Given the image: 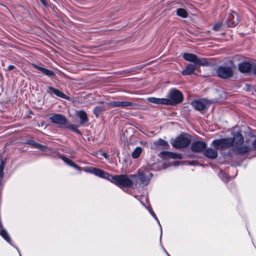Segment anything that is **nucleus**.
Listing matches in <instances>:
<instances>
[{
  "instance_id": "nucleus-10",
  "label": "nucleus",
  "mask_w": 256,
  "mask_h": 256,
  "mask_svg": "<svg viewBox=\"0 0 256 256\" xmlns=\"http://www.w3.org/2000/svg\"><path fill=\"white\" fill-rule=\"evenodd\" d=\"M52 123L58 125H65L67 124L68 120L66 117L61 114H54L50 118Z\"/></svg>"
},
{
  "instance_id": "nucleus-39",
  "label": "nucleus",
  "mask_w": 256,
  "mask_h": 256,
  "mask_svg": "<svg viewBox=\"0 0 256 256\" xmlns=\"http://www.w3.org/2000/svg\"><path fill=\"white\" fill-rule=\"evenodd\" d=\"M160 243L161 244V238H162V228L161 225H160Z\"/></svg>"
},
{
  "instance_id": "nucleus-7",
  "label": "nucleus",
  "mask_w": 256,
  "mask_h": 256,
  "mask_svg": "<svg viewBox=\"0 0 256 256\" xmlns=\"http://www.w3.org/2000/svg\"><path fill=\"white\" fill-rule=\"evenodd\" d=\"M233 140L231 138L214 140L212 141L213 145L218 149H226L233 146Z\"/></svg>"
},
{
  "instance_id": "nucleus-37",
  "label": "nucleus",
  "mask_w": 256,
  "mask_h": 256,
  "mask_svg": "<svg viewBox=\"0 0 256 256\" xmlns=\"http://www.w3.org/2000/svg\"><path fill=\"white\" fill-rule=\"evenodd\" d=\"M148 64H146L140 65V66H136V68L138 69V70H140V69L144 68Z\"/></svg>"
},
{
  "instance_id": "nucleus-44",
  "label": "nucleus",
  "mask_w": 256,
  "mask_h": 256,
  "mask_svg": "<svg viewBox=\"0 0 256 256\" xmlns=\"http://www.w3.org/2000/svg\"><path fill=\"white\" fill-rule=\"evenodd\" d=\"M224 175H225L227 177V174H224Z\"/></svg>"
},
{
  "instance_id": "nucleus-22",
  "label": "nucleus",
  "mask_w": 256,
  "mask_h": 256,
  "mask_svg": "<svg viewBox=\"0 0 256 256\" xmlns=\"http://www.w3.org/2000/svg\"><path fill=\"white\" fill-rule=\"evenodd\" d=\"M34 68L40 70L44 74L47 76H49L50 78H53L56 76L55 73L51 70L40 66L36 64H34Z\"/></svg>"
},
{
  "instance_id": "nucleus-25",
  "label": "nucleus",
  "mask_w": 256,
  "mask_h": 256,
  "mask_svg": "<svg viewBox=\"0 0 256 256\" xmlns=\"http://www.w3.org/2000/svg\"><path fill=\"white\" fill-rule=\"evenodd\" d=\"M78 115L80 120V124L81 126H84L85 124L88 122V118L86 113L84 111L82 110H80L78 112Z\"/></svg>"
},
{
  "instance_id": "nucleus-13",
  "label": "nucleus",
  "mask_w": 256,
  "mask_h": 256,
  "mask_svg": "<svg viewBox=\"0 0 256 256\" xmlns=\"http://www.w3.org/2000/svg\"><path fill=\"white\" fill-rule=\"evenodd\" d=\"M0 235L10 245H11L12 246L15 248H16V250H18V252L20 254V256H22L20 251L19 249L18 248L16 247V246H14L12 244L11 238H10V237L8 233V232L6 231V230L2 228V225H0Z\"/></svg>"
},
{
  "instance_id": "nucleus-26",
  "label": "nucleus",
  "mask_w": 256,
  "mask_h": 256,
  "mask_svg": "<svg viewBox=\"0 0 256 256\" xmlns=\"http://www.w3.org/2000/svg\"><path fill=\"white\" fill-rule=\"evenodd\" d=\"M105 110V108L102 106H96L93 110V113L96 118H98L102 112Z\"/></svg>"
},
{
  "instance_id": "nucleus-16",
  "label": "nucleus",
  "mask_w": 256,
  "mask_h": 256,
  "mask_svg": "<svg viewBox=\"0 0 256 256\" xmlns=\"http://www.w3.org/2000/svg\"><path fill=\"white\" fill-rule=\"evenodd\" d=\"M48 88L49 90V91H48V92L50 94H54L56 96H57L58 97L66 99L67 100H69L70 99V97L66 96L64 92L59 90L58 89L54 88L52 86H48Z\"/></svg>"
},
{
  "instance_id": "nucleus-29",
  "label": "nucleus",
  "mask_w": 256,
  "mask_h": 256,
  "mask_svg": "<svg viewBox=\"0 0 256 256\" xmlns=\"http://www.w3.org/2000/svg\"><path fill=\"white\" fill-rule=\"evenodd\" d=\"M176 14L182 18H186L188 16V13L186 10L182 8H178L176 10Z\"/></svg>"
},
{
  "instance_id": "nucleus-20",
  "label": "nucleus",
  "mask_w": 256,
  "mask_h": 256,
  "mask_svg": "<svg viewBox=\"0 0 256 256\" xmlns=\"http://www.w3.org/2000/svg\"><path fill=\"white\" fill-rule=\"evenodd\" d=\"M148 100L152 103L158 104H170V101L165 98H156L154 97H151L148 98Z\"/></svg>"
},
{
  "instance_id": "nucleus-2",
  "label": "nucleus",
  "mask_w": 256,
  "mask_h": 256,
  "mask_svg": "<svg viewBox=\"0 0 256 256\" xmlns=\"http://www.w3.org/2000/svg\"><path fill=\"white\" fill-rule=\"evenodd\" d=\"M130 178V176L124 174L112 176L108 173L106 179L119 187L132 188L133 182Z\"/></svg>"
},
{
  "instance_id": "nucleus-28",
  "label": "nucleus",
  "mask_w": 256,
  "mask_h": 256,
  "mask_svg": "<svg viewBox=\"0 0 256 256\" xmlns=\"http://www.w3.org/2000/svg\"><path fill=\"white\" fill-rule=\"evenodd\" d=\"M30 144L34 148L40 149L42 151H46V150L47 149V147L42 145L41 144H40L36 142L32 141L30 142Z\"/></svg>"
},
{
  "instance_id": "nucleus-34",
  "label": "nucleus",
  "mask_w": 256,
  "mask_h": 256,
  "mask_svg": "<svg viewBox=\"0 0 256 256\" xmlns=\"http://www.w3.org/2000/svg\"><path fill=\"white\" fill-rule=\"evenodd\" d=\"M61 158L68 164V163H70L72 161V160H70V159L67 158L65 156H62Z\"/></svg>"
},
{
  "instance_id": "nucleus-19",
  "label": "nucleus",
  "mask_w": 256,
  "mask_h": 256,
  "mask_svg": "<svg viewBox=\"0 0 256 256\" xmlns=\"http://www.w3.org/2000/svg\"><path fill=\"white\" fill-rule=\"evenodd\" d=\"M207 104V101H205L204 102H202L198 100H194L192 102L191 104L194 107V108L198 111H202L204 110L205 108L206 104Z\"/></svg>"
},
{
  "instance_id": "nucleus-40",
  "label": "nucleus",
  "mask_w": 256,
  "mask_h": 256,
  "mask_svg": "<svg viewBox=\"0 0 256 256\" xmlns=\"http://www.w3.org/2000/svg\"><path fill=\"white\" fill-rule=\"evenodd\" d=\"M40 1L44 5V6H46L47 4H46V2L45 0H40Z\"/></svg>"
},
{
  "instance_id": "nucleus-27",
  "label": "nucleus",
  "mask_w": 256,
  "mask_h": 256,
  "mask_svg": "<svg viewBox=\"0 0 256 256\" xmlns=\"http://www.w3.org/2000/svg\"><path fill=\"white\" fill-rule=\"evenodd\" d=\"M142 151V148L140 146L136 147L132 153V156L133 158H138Z\"/></svg>"
},
{
  "instance_id": "nucleus-6",
  "label": "nucleus",
  "mask_w": 256,
  "mask_h": 256,
  "mask_svg": "<svg viewBox=\"0 0 256 256\" xmlns=\"http://www.w3.org/2000/svg\"><path fill=\"white\" fill-rule=\"evenodd\" d=\"M108 106L112 108L120 107L124 108L136 109L138 105L128 101H114L106 103Z\"/></svg>"
},
{
  "instance_id": "nucleus-4",
  "label": "nucleus",
  "mask_w": 256,
  "mask_h": 256,
  "mask_svg": "<svg viewBox=\"0 0 256 256\" xmlns=\"http://www.w3.org/2000/svg\"><path fill=\"white\" fill-rule=\"evenodd\" d=\"M168 97L167 100L170 101V104H167V105L170 106L179 104L184 100V96L182 92L176 88L170 90L168 94Z\"/></svg>"
},
{
  "instance_id": "nucleus-32",
  "label": "nucleus",
  "mask_w": 256,
  "mask_h": 256,
  "mask_svg": "<svg viewBox=\"0 0 256 256\" xmlns=\"http://www.w3.org/2000/svg\"><path fill=\"white\" fill-rule=\"evenodd\" d=\"M68 165L78 170H80V171L81 170L80 167H79L72 160L71 161V162L70 163H68Z\"/></svg>"
},
{
  "instance_id": "nucleus-5",
  "label": "nucleus",
  "mask_w": 256,
  "mask_h": 256,
  "mask_svg": "<svg viewBox=\"0 0 256 256\" xmlns=\"http://www.w3.org/2000/svg\"><path fill=\"white\" fill-rule=\"evenodd\" d=\"M183 58L186 61L194 62V64L206 66L208 65L209 62L206 58H198L196 54L190 53H184L183 54Z\"/></svg>"
},
{
  "instance_id": "nucleus-24",
  "label": "nucleus",
  "mask_w": 256,
  "mask_h": 256,
  "mask_svg": "<svg viewBox=\"0 0 256 256\" xmlns=\"http://www.w3.org/2000/svg\"><path fill=\"white\" fill-rule=\"evenodd\" d=\"M252 148L250 146H239L234 150L240 154H243L252 151Z\"/></svg>"
},
{
  "instance_id": "nucleus-21",
  "label": "nucleus",
  "mask_w": 256,
  "mask_h": 256,
  "mask_svg": "<svg viewBox=\"0 0 256 256\" xmlns=\"http://www.w3.org/2000/svg\"><path fill=\"white\" fill-rule=\"evenodd\" d=\"M216 148L215 149L208 148L206 149L204 152V155L210 159H215L218 156V152Z\"/></svg>"
},
{
  "instance_id": "nucleus-18",
  "label": "nucleus",
  "mask_w": 256,
  "mask_h": 256,
  "mask_svg": "<svg viewBox=\"0 0 256 256\" xmlns=\"http://www.w3.org/2000/svg\"><path fill=\"white\" fill-rule=\"evenodd\" d=\"M238 67L240 71L244 73L250 72L252 68L251 64L247 62H244L239 64Z\"/></svg>"
},
{
  "instance_id": "nucleus-36",
  "label": "nucleus",
  "mask_w": 256,
  "mask_h": 256,
  "mask_svg": "<svg viewBox=\"0 0 256 256\" xmlns=\"http://www.w3.org/2000/svg\"><path fill=\"white\" fill-rule=\"evenodd\" d=\"M252 146L254 150H256V138L252 142Z\"/></svg>"
},
{
  "instance_id": "nucleus-45",
  "label": "nucleus",
  "mask_w": 256,
  "mask_h": 256,
  "mask_svg": "<svg viewBox=\"0 0 256 256\" xmlns=\"http://www.w3.org/2000/svg\"><path fill=\"white\" fill-rule=\"evenodd\" d=\"M157 221H158V222L160 224L159 221L158 220H157Z\"/></svg>"
},
{
  "instance_id": "nucleus-43",
  "label": "nucleus",
  "mask_w": 256,
  "mask_h": 256,
  "mask_svg": "<svg viewBox=\"0 0 256 256\" xmlns=\"http://www.w3.org/2000/svg\"><path fill=\"white\" fill-rule=\"evenodd\" d=\"M100 104H104V102H100Z\"/></svg>"
},
{
  "instance_id": "nucleus-1",
  "label": "nucleus",
  "mask_w": 256,
  "mask_h": 256,
  "mask_svg": "<svg viewBox=\"0 0 256 256\" xmlns=\"http://www.w3.org/2000/svg\"><path fill=\"white\" fill-rule=\"evenodd\" d=\"M136 186L144 187L148 186L153 176V174L146 168L140 169L137 174L130 175Z\"/></svg>"
},
{
  "instance_id": "nucleus-42",
  "label": "nucleus",
  "mask_w": 256,
  "mask_h": 256,
  "mask_svg": "<svg viewBox=\"0 0 256 256\" xmlns=\"http://www.w3.org/2000/svg\"><path fill=\"white\" fill-rule=\"evenodd\" d=\"M190 164H191V165L193 164V162H190Z\"/></svg>"
},
{
  "instance_id": "nucleus-35",
  "label": "nucleus",
  "mask_w": 256,
  "mask_h": 256,
  "mask_svg": "<svg viewBox=\"0 0 256 256\" xmlns=\"http://www.w3.org/2000/svg\"><path fill=\"white\" fill-rule=\"evenodd\" d=\"M15 68V66H12V65H10L7 69H6V70L8 71H10L12 70H14V68Z\"/></svg>"
},
{
  "instance_id": "nucleus-14",
  "label": "nucleus",
  "mask_w": 256,
  "mask_h": 256,
  "mask_svg": "<svg viewBox=\"0 0 256 256\" xmlns=\"http://www.w3.org/2000/svg\"><path fill=\"white\" fill-rule=\"evenodd\" d=\"M152 146L154 148L158 150H167L170 148L168 142L162 138L154 141Z\"/></svg>"
},
{
  "instance_id": "nucleus-17",
  "label": "nucleus",
  "mask_w": 256,
  "mask_h": 256,
  "mask_svg": "<svg viewBox=\"0 0 256 256\" xmlns=\"http://www.w3.org/2000/svg\"><path fill=\"white\" fill-rule=\"evenodd\" d=\"M159 156L164 158H171L174 159H182L181 154H176L167 151H162L160 153Z\"/></svg>"
},
{
  "instance_id": "nucleus-41",
  "label": "nucleus",
  "mask_w": 256,
  "mask_h": 256,
  "mask_svg": "<svg viewBox=\"0 0 256 256\" xmlns=\"http://www.w3.org/2000/svg\"><path fill=\"white\" fill-rule=\"evenodd\" d=\"M102 156L105 158H107L108 156V155L106 154V153H103L102 154Z\"/></svg>"
},
{
  "instance_id": "nucleus-3",
  "label": "nucleus",
  "mask_w": 256,
  "mask_h": 256,
  "mask_svg": "<svg viewBox=\"0 0 256 256\" xmlns=\"http://www.w3.org/2000/svg\"><path fill=\"white\" fill-rule=\"evenodd\" d=\"M190 142V138L187 134H181L175 139L171 140L172 146L176 148L187 147Z\"/></svg>"
},
{
  "instance_id": "nucleus-15",
  "label": "nucleus",
  "mask_w": 256,
  "mask_h": 256,
  "mask_svg": "<svg viewBox=\"0 0 256 256\" xmlns=\"http://www.w3.org/2000/svg\"><path fill=\"white\" fill-rule=\"evenodd\" d=\"M233 140V146L234 150L239 146H242L244 142V138L242 134L236 132L233 138H232Z\"/></svg>"
},
{
  "instance_id": "nucleus-12",
  "label": "nucleus",
  "mask_w": 256,
  "mask_h": 256,
  "mask_svg": "<svg viewBox=\"0 0 256 256\" xmlns=\"http://www.w3.org/2000/svg\"><path fill=\"white\" fill-rule=\"evenodd\" d=\"M190 147L192 152H200L206 148V144L202 141H196L192 144Z\"/></svg>"
},
{
  "instance_id": "nucleus-9",
  "label": "nucleus",
  "mask_w": 256,
  "mask_h": 256,
  "mask_svg": "<svg viewBox=\"0 0 256 256\" xmlns=\"http://www.w3.org/2000/svg\"><path fill=\"white\" fill-rule=\"evenodd\" d=\"M239 22L238 16L235 12H232L228 14L224 22H226L228 26L234 27L237 25Z\"/></svg>"
},
{
  "instance_id": "nucleus-33",
  "label": "nucleus",
  "mask_w": 256,
  "mask_h": 256,
  "mask_svg": "<svg viewBox=\"0 0 256 256\" xmlns=\"http://www.w3.org/2000/svg\"><path fill=\"white\" fill-rule=\"evenodd\" d=\"M68 128L74 132H78V127L74 124H70L68 126Z\"/></svg>"
},
{
  "instance_id": "nucleus-38",
  "label": "nucleus",
  "mask_w": 256,
  "mask_h": 256,
  "mask_svg": "<svg viewBox=\"0 0 256 256\" xmlns=\"http://www.w3.org/2000/svg\"><path fill=\"white\" fill-rule=\"evenodd\" d=\"M252 68L254 74H256V64L253 66Z\"/></svg>"
},
{
  "instance_id": "nucleus-8",
  "label": "nucleus",
  "mask_w": 256,
  "mask_h": 256,
  "mask_svg": "<svg viewBox=\"0 0 256 256\" xmlns=\"http://www.w3.org/2000/svg\"><path fill=\"white\" fill-rule=\"evenodd\" d=\"M216 74L220 78L226 79L232 76L233 71L230 66H221L217 69Z\"/></svg>"
},
{
  "instance_id": "nucleus-11",
  "label": "nucleus",
  "mask_w": 256,
  "mask_h": 256,
  "mask_svg": "<svg viewBox=\"0 0 256 256\" xmlns=\"http://www.w3.org/2000/svg\"><path fill=\"white\" fill-rule=\"evenodd\" d=\"M84 171L93 174L100 178L105 179L106 176H108V172L101 169L94 167H86L84 168Z\"/></svg>"
},
{
  "instance_id": "nucleus-30",
  "label": "nucleus",
  "mask_w": 256,
  "mask_h": 256,
  "mask_svg": "<svg viewBox=\"0 0 256 256\" xmlns=\"http://www.w3.org/2000/svg\"><path fill=\"white\" fill-rule=\"evenodd\" d=\"M6 162V160L5 159L1 160L0 164V180L2 179L4 176V170Z\"/></svg>"
},
{
  "instance_id": "nucleus-31",
  "label": "nucleus",
  "mask_w": 256,
  "mask_h": 256,
  "mask_svg": "<svg viewBox=\"0 0 256 256\" xmlns=\"http://www.w3.org/2000/svg\"><path fill=\"white\" fill-rule=\"evenodd\" d=\"M222 26V22H218L213 26V30L216 31H218L220 30V28H221Z\"/></svg>"
},
{
  "instance_id": "nucleus-23",
  "label": "nucleus",
  "mask_w": 256,
  "mask_h": 256,
  "mask_svg": "<svg viewBox=\"0 0 256 256\" xmlns=\"http://www.w3.org/2000/svg\"><path fill=\"white\" fill-rule=\"evenodd\" d=\"M196 64H189L186 68L182 72V75H190L192 74L196 70Z\"/></svg>"
}]
</instances>
